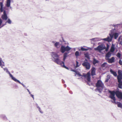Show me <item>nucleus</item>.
Here are the masks:
<instances>
[{"label": "nucleus", "mask_w": 122, "mask_h": 122, "mask_svg": "<svg viewBox=\"0 0 122 122\" xmlns=\"http://www.w3.org/2000/svg\"><path fill=\"white\" fill-rule=\"evenodd\" d=\"M96 85L97 87V88L95 90L96 91L97 90L100 93L103 89H104L106 90L104 85L101 80H98Z\"/></svg>", "instance_id": "f257e3e1"}, {"label": "nucleus", "mask_w": 122, "mask_h": 122, "mask_svg": "<svg viewBox=\"0 0 122 122\" xmlns=\"http://www.w3.org/2000/svg\"><path fill=\"white\" fill-rule=\"evenodd\" d=\"M53 61L57 64L61 65L64 68L67 69H68V68L65 66L64 65V62L62 61L59 58V56L57 58H55V59L53 60Z\"/></svg>", "instance_id": "f03ea898"}, {"label": "nucleus", "mask_w": 122, "mask_h": 122, "mask_svg": "<svg viewBox=\"0 0 122 122\" xmlns=\"http://www.w3.org/2000/svg\"><path fill=\"white\" fill-rule=\"evenodd\" d=\"M71 49V48L67 46L65 47L64 46L62 45L60 48V51L62 53H64L65 51H68Z\"/></svg>", "instance_id": "7ed1b4c3"}, {"label": "nucleus", "mask_w": 122, "mask_h": 122, "mask_svg": "<svg viewBox=\"0 0 122 122\" xmlns=\"http://www.w3.org/2000/svg\"><path fill=\"white\" fill-rule=\"evenodd\" d=\"M108 91L110 93L109 96V97L113 100V101H112V102L116 104L115 102L116 99L115 97V94H116V92L114 91H112L109 90H108Z\"/></svg>", "instance_id": "20e7f679"}, {"label": "nucleus", "mask_w": 122, "mask_h": 122, "mask_svg": "<svg viewBox=\"0 0 122 122\" xmlns=\"http://www.w3.org/2000/svg\"><path fill=\"white\" fill-rule=\"evenodd\" d=\"M106 48L105 46L103 44L99 45L97 47L94 48V50L96 51H98L100 52H101V51L105 49Z\"/></svg>", "instance_id": "39448f33"}, {"label": "nucleus", "mask_w": 122, "mask_h": 122, "mask_svg": "<svg viewBox=\"0 0 122 122\" xmlns=\"http://www.w3.org/2000/svg\"><path fill=\"white\" fill-rule=\"evenodd\" d=\"M109 35V36H108L107 38L102 39L101 40L107 41L108 42L111 41L113 37V35L111 34H110Z\"/></svg>", "instance_id": "423d86ee"}, {"label": "nucleus", "mask_w": 122, "mask_h": 122, "mask_svg": "<svg viewBox=\"0 0 122 122\" xmlns=\"http://www.w3.org/2000/svg\"><path fill=\"white\" fill-rule=\"evenodd\" d=\"M82 65L87 70L90 69L91 65L89 63L84 61L82 63Z\"/></svg>", "instance_id": "0eeeda50"}, {"label": "nucleus", "mask_w": 122, "mask_h": 122, "mask_svg": "<svg viewBox=\"0 0 122 122\" xmlns=\"http://www.w3.org/2000/svg\"><path fill=\"white\" fill-rule=\"evenodd\" d=\"M83 76L87 80L88 82L90 81V74L89 72H87L86 74H83Z\"/></svg>", "instance_id": "6e6552de"}, {"label": "nucleus", "mask_w": 122, "mask_h": 122, "mask_svg": "<svg viewBox=\"0 0 122 122\" xmlns=\"http://www.w3.org/2000/svg\"><path fill=\"white\" fill-rule=\"evenodd\" d=\"M51 55L52 57V59L53 60L55 59V58H57L59 56V55H58L57 53L54 52H52L51 53Z\"/></svg>", "instance_id": "1a4fd4ad"}, {"label": "nucleus", "mask_w": 122, "mask_h": 122, "mask_svg": "<svg viewBox=\"0 0 122 122\" xmlns=\"http://www.w3.org/2000/svg\"><path fill=\"white\" fill-rule=\"evenodd\" d=\"M1 18L3 20H6L8 19V16L6 13V11L5 10H4L3 14L2 15Z\"/></svg>", "instance_id": "9d476101"}, {"label": "nucleus", "mask_w": 122, "mask_h": 122, "mask_svg": "<svg viewBox=\"0 0 122 122\" xmlns=\"http://www.w3.org/2000/svg\"><path fill=\"white\" fill-rule=\"evenodd\" d=\"M3 69L4 71H6V73L9 74L10 77H11V79L13 80L15 77H14L10 73V72L8 71L7 68L6 67H5V68H3Z\"/></svg>", "instance_id": "9b49d317"}, {"label": "nucleus", "mask_w": 122, "mask_h": 122, "mask_svg": "<svg viewBox=\"0 0 122 122\" xmlns=\"http://www.w3.org/2000/svg\"><path fill=\"white\" fill-rule=\"evenodd\" d=\"M116 94L118 98L122 99V92L117 91L116 92Z\"/></svg>", "instance_id": "f8f14e48"}, {"label": "nucleus", "mask_w": 122, "mask_h": 122, "mask_svg": "<svg viewBox=\"0 0 122 122\" xmlns=\"http://www.w3.org/2000/svg\"><path fill=\"white\" fill-rule=\"evenodd\" d=\"M107 62L109 63H112L114 62L115 58L114 57H112L111 58H109L106 60Z\"/></svg>", "instance_id": "ddd939ff"}, {"label": "nucleus", "mask_w": 122, "mask_h": 122, "mask_svg": "<svg viewBox=\"0 0 122 122\" xmlns=\"http://www.w3.org/2000/svg\"><path fill=\"white\" fill-rule=\"evenodd\" d=\"M112 54L111 52H108L106 55L105 57V59L106 60L107 59L109 58L110 57L111 55Z\"/></svg>", "instance_id": "4468645a"}, {"label": "nucleus", "mask_w": 122, "mask_h": 122, "mask_svg": "<svg viewBox=\"0 0 122 122\" xmlns=\"http://www.w3.org/2000/svg\"><path fill=\"white\" fill-rule=\"evenodd\" d=\"M12 1V0H7L6 4V6L7 7H10V8L11 7L10 6V5L11 1Z\"/></svg>", "instance_id": "2eb2a0df"}, {"label": "nucleus", "mask_w": 122, "mask_h": 122, "mask_svg": "<svg viewBox=\"0 0 122 122\" xmlns=\"http://www.w3.org/2000/svg\"><path fill=\"white\" fill-rule=\"evenodd\" d=\"M54 46L57 49L59 48L60 47V44L59 42H56L54 44Z\"/></svg>", "instance_id": "dca6fc26"}, {"label": "nucleus", "mask_w": 122, "mask_h": 122, "mask_svg": "<svg viewBox=\"0 0 122 122\" xmlns=\"http://www.w3.org/2000/svg\"><path fill=\"white\" fill-rule=\"evenodd\" d=\"M91 75L93 76L95 75V68L94 67H92L91 69Z\"/></svg>", "instance_id": "f3484780"}, {"label": "nucleus", "mask_w": 122, "mask_h": 122, "mask_svg": "<svg viewBox=\"0 0 122 122\" xmlns=\"http://www.w3.org/2000/svg\"><path fill=\"white\" fill-rule=\"evenodd\" d=\"M13 81H15L16 82H18L20 84H21L24 87H25L26 86L25 85H24L23 84L21 83L19 80L16 79L15 78L13 80Z\"/></svg>", "instance_id": "a211bd4d"}, {"label": "nucleus", "mask_w": 122, "mask_h": 122, "mask_svg": "<svg viewBox=\"0 0 122 122\" xmlns=\"http://www.w3.org/2000/svg\"><path fill=\"white\" fill-rule=\"evenodd\" d=\"M110 71L111 73L113 74L114 76H117V75L116 72L114 71L112 69H110Z\"/></svg>", "instance_id": "6ab92c4d"}, {"label": "nucleus", "mask_w": 122, "mask_h": 122, "mask_svg": "<svg viewBox=\"0 0 122 122\" xmlns=\"http://www.w3.org/2000/svg\"><path fill=\"white\" fill-rule=\"evenodd\" d=\"M68 54V53L67 52H65L64 53L63 55V60L64 61H65V59L67 56Z\"/></svg>", "instance_id": "aec40b11"}, {"label": "nucleus", "mask_w": 122, "mask_h": 122, "mask_svg": "<svg viewBox=\"0 0 122 122\" xmlns=\"http://www.w3.org/2000/svg\"><path fill=\"white\" fill-rule=\"evenodd\" d=\"M115 50L114 45L113 44H112L111 48L110 51L111 52H113Z\"/></svg>", "instance_id": "412c9836"}, {"label": "nucleus", "mask_w": 122, "mask_h": 122, "mask_svg": "<svg viewBox=\"0 0 122 122\" xmlns=\"http://www.w3.org/2000/svg\"><path fill=\"white\" fill-rule=\"evenodd\" d=\"M102 39H100L99 38H92L91 39V40L92 41H100L102 40Z\"/></svg>", "instance_id": "4be33fe9"}, {"label": "nucleus", "mask_w": 122, "mask_h": 122, "mask_svg": "<svg viewBox=\"0 0 122 122\" xmlns=\"http://www.w3.org/2000/svg\"><path fill=\"white\" fill-rule=\"evenodd\" d=\"M0 117L4 120H6L7 119V117L4 114H2L1 115Z\"/></svg>", "instance_id": "5701e85b"}, {"label": "nucleus", "mask_w": 122, "mask_h": 122, "mask_svg": "<svg viewBox=\"0 0 122 122\" xmlns=\"http://www.w3.org/2000/svg\"><path fill=\"white\" fill-rule=\"evenodd\" d=\"M119 83L118 84V87L120 88H122V81H118Z\"/></svg>", "instance_id": "b1692460"}, {"label": "nucleus", "mask_w": 122, "mask_h": 122, "mask_svg": "<svg viewBox=\"0 0 122 122\" xmlns=\"http://www.w3.org/2000/svg\"><path fill=\"white\" fill-rule=\"evenodd\" d=\"M117 78L118 81H122L121 80L122 79V76H117Z\"/></svg>", "instance_id": "393cba45"}, {"label": "nucleus", "mask_w": 122, "mask_h": 122, "mask_svg": "<svg viewBox=\"0 0 122 122\" xmlns=\"http://www.w3.org/2000/svg\"><path fill=\"white\" fill-rule=\"evenodd\" d=\"M36 106H37V108L38 109L40 112L41 113H43V112L41 110L40 107L38 106V105L37 104H36Z\"/></svg>", "instance_id": "a878e982"}, {"label": "nucleus", "mask_w": 122, "mask_h": 122, "mask_svg": "<svg viewBox=\"0 0 122 122\" xmlns=\"http://www.w3.org/2000/svg\"><path fill=\"white\" fill-rule=\"evenodd\" d=\"M118 76H122V71L121 70L118 71Z\"/></svg>", "instance_id": "bb28decb"}, {"label": "nucleus", "mask_w": 122, "mask_h": 122, "mask_svg": "<svg viewBox=\"0 0 122 122\" xmlns=\"http://www.w3.org/2000/svg\"><path fill=\"white\" fill-rule=\"evenodd\" d=\"M110 75H108L107 76V78L106 79L105 82H107L108 81V80L110 79Z\"/></svg>", "instance_id": "cd10ccee"}, {"label": "nucleus", "mask_w": 122, "mask_h": 122, "mask_svg": "<svg viewBox=\"0 0 122 122\" xmlns=\"http://www.w3.org/2000/svg\"><path fill=\"white\" fill-rule=\"evenodd\" d=\"M119 36V34L118 33H116L114 34V37L115 39H116Z\"/></svg>", "instance_id": "c85d7f7f"}, {"label": "nucleus", "mask_w": 122, "mask_h": 122, "mask_svg": "<svg viewBox=\"0 0 122 122\" xmlns=\"http://www.w3.org/2000/svg\"><path fill=\"white\" fill-rule=\"evenodd\" d=\"M117 106L118 107H120L121 108H122V105L121 103L118 102L117 103Z\"/></svg>", "instance_id": "c756f323"}, {"label": "nucleus", "mask_w": 122, "mask_h": 122, "mask_svg": "<svg viewBox=\"0 0 122 122\" xmlns=\"http://www.w3.org/2000/svg\"><path fill=\"white\" fill-rule=\"evenodd\" d=\"M98 61L96 59L94 58L93 60V64L95 65L96 63H98Z\"/></svg>", "instance_id": "7c9ffc66"}, {"label": "nucleus", "mask_w": 122, "mask_h": 122, "mask_svg": "<svg viewBox=\"0 0 122 122\" xmlns=\"http://www.w3.org/2000/svg\"><path fill=\"white\" fill-rule=\"evenodd\" d=\"M4 62L1 59H0V66H4Z\"/></svg>", "instance_id": "2f4dec72"}, {"label": "nucleus", "mask_w": 122, "mask_h": 122, "mask_svg": "<svg viewBox=\"0 0 122 122\" xmlns=\"http://www.w3.org/2000/svg\"><path fill=\"white\" fill-rule=\"evenodd\" d=\"M107 64V62H104L101 65L102 67V68L105 67Z\"/></svg>", "instance_id": "473e14b6"}, {"label": "nucleus", "mask_w": 122, "mask_h": 122, "mask_svg": "<svg viewBox=\"0 0 122 122\" xmlns=\"http://www.w3.org/2000/svg\"><path fill=\"white\" fill-rule=\"evenodd\" d=\"M85 56L88 59H89L90 57L88 54V53H87L85 54Z\"/></svg>", "instance_id": "72a5a7b5"}, {"label": "nucleus", "mask_w": 122, "mask_h": 122, "mask_svg": "<svg viewBox=\"0 0 122 122\" xmlns=\"http://www.w3.org/2000/svg\"><path fill=\"white\" fill-rule=\"evenodd\" d=\"M88 50V49L84 48L82 47H81V50L82 51H87Z\"/></svg>", "instance_id": "f704fd0d"}, {"label": "nucleus", "mask_w": 122, "mask_h": 122, "mask_svg": "<svg viewBox=\"0 0 122 122\" xmlns=\"http://www.w3.org/2000/svg\"><path fill=\"white\" fill-rule=\"evenodd\" d=\"M7 22L8 23L10 24H11V21L9 18L8 19Z\"/></svg>", "instance_id": "c9c22d12"}, {"label": "nucleus", "mask_w": 122, "mask_h": 122, "mask_svg": "<svg viewBox=\"0 0 122 122\" xmlns=\"http://www.w3.org/2000/svg\"><path fill=\"white\" fill-rule=\"evenodd\" d=\"M79 53L78 51H76L75 53V55L76 56V57L78 56H79Z\"/></svg>", "instance_id": "e433bc0d"}, {"label": "nucleus", "mask_w": 122, "mask_h": 122, "mask_svg": "<svg viewBox=\"0 0 122 122\" xmlns=\"http://www.w3.org/2000/svg\"><path fill=\"white\" fill-rule=\"evenodd\" d=\"M121 55L120 53L118 52L117 54V57L119 58H120L121 57Z\"/></svg>", "instance_id": "4c0bfd02"}, {"label": "nucleus", "mask_w": 122, "mask_h": 122, "mask_svg": "<svg viewBox=\"0 0 122 122\" xmlns=\"http://www.w3.org/2000/svg\"><path fill=\"white\" fill-rule=\"evenodd\" d=\"M76 66L75 67L77 68V67H78L80 65H79V63L77 61H76Z\"/></svg>", "instance_id": "58836bf2"}, {"label": "nucleus", "mask_w": 122, "mask_h": 122, "mask_svg": "<svg viewBox=\"0 0 122 122\" xmlns=\"http://www.w3.org/2000/svg\"><path fill=\"white\" fill-rule=\"evenodd\" d=\"M3 3L2 2H0V8H1V9L2 8H3Z\"/></svg>", "instance_id": "ea45409f"}, {"label": "nucleus", "mask_w": 122, "mask_h": 122, "mask_svg": "<svg viewBox=\"0 0 122 122\" xmlns=\"http://www.w3.org/2000/svg\"><path fill=\"white\" fill-rule=\"evenodd\" d=\"M119 63L120 65H122V61L121 60H119Z\"/></svg>", "instance_id": "a19ab883"}, {"label": "nucleus", "mask_w": 122, "mask_h": 122, "mask_svg": "<svg viewBox=\"0 0 122 122\" xmlns=\"http://www.w3.org/2000/svg\"><path fill=\"white\" fill-rule=\"evenodd\" d=\"M2 23V20L0 18V26L1 24Z\"/></svg>", "instance_id": "79ce46f5"}, {"label": "nucleus", "mask_w": 122, "mask_h": 122, "mask_svg": "<svg viewBox=\"0 0 122 122\" xmlns=\"http://www.w3.org/2000/svg\"><path fill=\"white\" fill-rule=\"evenodd\" d=\"M71 71H72L75 72L76 73H77V71L75 70H71Z\"/></svg>", "instance_id": "37998d69"}, {"label": "nucleus", "mask_w": 122, "mask_h": 122, "mask_svg": "<svg viewBox=\"0 0 122 122\" xmlns=\"http://www.w3.org/2000/svg\"><path fill=\"white\" fill-rule=\"evenodd\" d=\"M31 96L33 98V99H34V96L33 95H32L31 94H30Z\"/></svg>", "instance_id": "c03bdc74"}, {"label": "nucleus", "mask_w": 122, "mask_h": 122, "mask_svg": "<svg viewBox=\"0 0 122 122\" xmlns=\"http://www.w3.org/2000/svg\"><path fill=\"white\" fill-rule=\"evenodd\" d=\"M109 45L108 44H107V48H109Z\"/></svg>", "instance_id": "a18cd8bd"}, {"label": "nucleus", "mask_w": 122, "mask_h": 122, "mask_svg": "<svg viewBox=\"0 0 122 122\" xmlns=\"http://www.w3.org/2000/svg\"><path fill=\"white\" fill-rule=\"evenodd\" d=\"M3 8H2L1 9V8H0V11L1 12H2L3 11Z\"/></svg>", "instance_id": "49530a36"}, {"label": "nucleus", "mask_w": 122, "mask_h": 122, "mask_svg": "<svg viewBox=\"0 0 122 122\" xmlns=\"http://www.w3.org/2000/svg\"><path fill=\"white\" fill-rule=\"evenodd\" d=\"M27 90L28 91V92H29V94H30L31 93L29 91V90L28 89H27Z\"/></svg>", "instance_id": "de8ad7c7"}, {"label": "nucleus", "mask_w": 122, "mask_h": 122, "mask_svg": "<svg viewBox=\"0 0 122 122\" xmlns=\"http://www.w3.org/2000/svg\"><path fill=\"white\" fill-rule=\"evenodd\" d=\"M108 49H109V48H106L105 49L106 51H108Z\"/></svg>", "instance_id": "09e8293b"}, {"label": "nucleus", "mask_w": 122, "mask_h": 122, "mask_svg": "<svg viewBox=\"0 0 122 122\" xmlns=\"http://www.w3.org/2000/svg\"><path fill=\"white\" fill-rule=\"evenodd\" d=\"M108 49H109V48H106L105 49L106 51H108Z\"/></svg>", "instance_id": "8fccbe9b"}, {"label": "nucleus", "mask_w": 122, "mask_h": 122, "mask_svg": "<svg viewBox=\"0 0 122 122\" xmlns=\"http://www.w3.org/2000/svg\"><path fill=\"white\" fill-rule=\"evenodd\" d=\"M7 23V21H6V22H5V25H3V26H2L0 27V28H1L2 27H3V26L4 25H6V23Z\"/></svg>", "instance_id": "3c124183"}, {"label": "nucleus", "mask_w": 122, "mask_h": 122, "mask_svg": "<svg viewBox=\"0 0 122 122\" xmlns=\"http://www.w3.org/2000/svg\"><path fill=\"white\" fill-rule=\"evenodd\" d=\"M121 37V36H120L119 37V38H118V41H120V39Z\"/></svg>", "instance_id": "603ef678"}, {"label": "nucleus", "mask_w": 122, "mask_h": 122, "mask_svg": "<svg viewBox=\"0 0 122 122\" xmlns=\"http://www.w3.org/2000/svg\"><path fill=\"white\" fill-rule=\"evenodd\" d=\"M1 67H2V68H3V66H5V64H4V66H0Z\"/></svg>", "instance_id": "864d4df0"}, {"label": "nucleus", "mask_w": 122, "mask_h": 122, "mask_svg": "<svg viewBox=\"0 0 122 122\" xmlns=\"http://www.w3.org/2000/svg\"><path fill=\"white\" fill-rule=\"evenodd\" d=\"M52 43H54V44L55 42V41H52Z\"/></svg>", "instance_id": "5fc2aeb1"}, {"label": "nucleus", "mask_w": 122, "mask_h": 122, "mask_svg": "<svg viewBox=\"0 0 122 122\" xmlns=\"http://www.w3.org/2000/svg\"><path fill=\"white\" fill-rule=\"evenodd\" d=\"M78 74V75H79V76H81V75H80V74H79V73H78V74Z\"/></svg>", "instance_id": "6e6d98bb"}, {"label": "nucleus", "mask_w": 122, "mask_h": 122, "mask_svg": "<svg viewBox=\"0 0 122 122\" xmlns=\"http://www.w3.org/2000/svg\"><path fill=\"white\" fill-rule=\"evenodd\" d=\"M120 44H121L122 45V43L121 42L120 43Z\"/></svg>", "instance_id": "4d7b16f0"}, {"label": "nucleus", "mask_w": 122, "mask_h": 122, "mask_svg": "<svg viewBox=\"0 0 122 122\" xmlns=\"http://www.w3.org/2000/svg\"><path fill=\"white\" fill-rule=\"evenodd\" d=\"M74 51H75V50H76V49H75V48H74Z\"/></svg>", "instance_id": "13d9d810"}, {"label": "nucleus", "mask_w": 122, "mask_h": 122, "mask_svg": "<svg viewBox=\"0 0 122 122\" xmlns=\"http://www.w3.org/2000/svg\"><path fill=\"white\" fill-rule=\"evenodd\" d=\"M85 61H87V60H86V59H85Z\"/></svg>", "instance_id": "bf43d9fd"}, {"label": "nucleus", "mask_w": 122, "mask_h": 122, "mask_svg": "<svg viewBox=\"0 0 122 122\" xmlns=\"http://www.w3.org/2000/svg\"><path fill=\"white\" fill-rule=\"evenodd\" d=\"M114 26H115V25H114Z\"/></svg>", "instance_id": "052dcab7"}]
</instances>
